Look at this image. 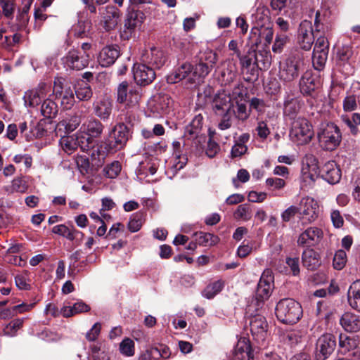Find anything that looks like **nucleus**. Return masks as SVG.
Here are the masks:
<instances>
[{"instance_id":"338daca9","label":"nucleus","mask_w":360,"mask_h":360,"mask_svg":"<svg viewBox=\"0 0 360 360\" xmlns=\"http://www.w3.org/2000/svg\"><path fill=\"white\" fill-rule=\"evenodd\" d=\"M1 6L3 14L7 18L12 19L15 11V3L13 0L6 1Z\"/></svg>"},{"instance_id":"412c9836","label":"nucleus","mask_w":360,"mask_h":360,"mask_svg":"<svg viewBox=\"0 0 360 360\" xmlns=\"http://www.w3.org/2000/svg\"><path fill=\"white\" fill-rule=\"evenodd\" d=\"M319 175L329 184H335L341 179L342 172L335 161H328L321 169Z\"/></svg>"},{"instance_id":"a878e982","label":"nucleus","mask_w":360,"mask_h":360,"mask_svg":"<svg viewBox=\"0 0 360 360\" xmlns=\"http://www.w3.org/2000/svg\"><path fill=\"white\" fill-rule=\"evenodd\" d=\"M300 89L303 95L310 96L319 86V81L316 76L309 71L305 72L300 80Z\"/></svg>"},{"instance_id":"2eb2a0df","label":"nucleus","mask_w":360,"mask_h":360,"mask_svg":"<svg viewBox=\"0 0 360 360\" xmlns=\"http://www.w3.org/2000/svg\"><path fill=\"white\" fill-rule=\"evenodd\" d=\"M314 42V35L311 22L309 20L301 22L297 33V43L304 51H309Z\"/></svg>"},{"instance_id":"37998d69","label":"nucleus","mask_w":360,"mask_h":360,"mask_svg":"<svg viewBox=\"0 0 360 360\" xmlns=\"http://www.w3.org/2000/svg\"><path fill=\"white\" fill-rule=\"evenodd\" d=\"M328 51H313L312 64L315 70H323L328 59Z\"/></svg>"},{"instance_id":"58836bf2","label":"nucleus","mask_w":360,"mask_h":360,"mask_svg":"<svg viewBox=\"0 0 360 360\" xmlns=\"http://www.w3.org/2000/svg\"><path fill=\"white\" fill-rule=\"evenodd\" d=\"M248 356V342L245 337H240L233 352L232 360H244Z\"/></svg>"},{"instance_id":"bf43d9fd","label":"nucleus","mask_w":360,"mask_h":360,"mask_svg":"<svg viewBox=\"0 0 360 360\" xmlns=\"http://www.w3.org/2000/svg\"><path fill=\"white\" fill-rule=\"evenodd\" d=\"M13 190L15 192L24 193L27 191L28 185L22 177H16L12 181Z\"/></svg>"},{"instance_id":"c03bdc74","label":"nucleus","mask_w":360,"mask_h":360,"mask_svg":"<svg viewBox=\"0 0 360 360\" xmlns=\"http://www.w3.org/2000/svg\"><path fill=\"white\" fill-rule=\"evenodd\" d=\"M248 141V135L244 134L240 139L236 142L235 145L231 149L232 158L240 157L245 154L248 150V147L245 143Z\"/></svg>"},{"instance_id":"39448f33","label":"nucleus","mask_w":360,"mask_h":360,"mask_svg":"<svg viewBox=\"0 0 360 360\" xmlns=\"http://www.w3.org/2000/svg\"><path fill=\"white\" fill-rule=\"evenodd\" d=\"M130 129L124 122L116 124L108 134L105 141V149L108 153H115L123 149L130 136Z\"/></svg>"},{"instance_id":"393cba45","label":"nucleus","mask_w":360,"mask_h":360,"mask_svg":"<svg viewBox=\"0 0 360 360\" xmlns=\"http://www.w3.org/2000/svg\"><path fill=\"white\" fill-rule=\"evenodd\" d=\"M172 103L173 101L168 94H159L154 97L150 105L153 112L159 114H166L169 112Z\"/></svg>"},{"instance_id":"de8ad7c7","label":"nucleus","mask_w":360,"mask_h":360,"mask_svg":"<svg viewBox=\"0 0 360 360\" xmlns=\"http://www.w3.org/2000/svg\"><path fill=\"white\" fill-rule=\"evenodd\" d=\"M144 213L138 212L131 215L128 223V229L131 232H136L141 228L145 219Z\"/></svg>"},{"instance_id":"4c0bfd02","label":"nucleus","mask_w":360,"mask_h":360,"mask_svg":"<svg viewBox=\"0 0 360 360\" xmlns=\"http://www.w3.org/2000/svg\"><path fill=\"white\" fill-rule=\"evenodd\" d=\"M81 117L77 115L71 116L70 118L63 120L59 122L57 124V127L59 130L64 128L66 133H70L75 130L81 124Z\"/></svg>"},{"instance_id":"c9c22d12","label":"nucleus","mask_w":360,"mask_h":360,"mask_svg":"<svg viewBox=\"0 0 360 360\" xmlns=\"http://www.w3.org/2000/svg\"><path fill=\"white\" fill-rule=\"evenodd\" d=\"M44 84L40 85L39 89L29 91L25 93L24 100L25 103H28L30 106L34 107L40 104L41 98L45 96L44 93Z\"/></svg>"},{"instance_id":"6e6d98bb","label":"nucleus","mask_w":360,"mask_h":360,"mask_svg":"<svg viewBox=\"0 0 360 360\" xmlns=\"http://www.w3.org/2000/svg\"><path fill=\"white\" fill-rule=\"evenodd\" d=\"M347 125L350 128L353 134H356L358 131L357 125L360 124V114L353 113L351 117L345 120Z\"/></svg>"},{"instance_id":"bb28decb","label":"nucleus","mask_w":360,"mask_h":360,"mask_svg":"<svg viewBox=\"0 0 360 360\" xmlns=\"http://www.w3.org/2000/svg\"><path fill=\"white\" fill-rule=\"evenodd\" d=\"M302 162L303 167L302 172L303 175L306 178H309L311 180L314 181L315 177L319 175L321 170L318 165V160L314 155L309 154L305 155Z\"/></svg>"},{"instance_id":"4d7b16f0","label":"nucleus","mask_w":360,"mask_h":360,"mask_svg":"<svg viewBox=\"0 0 360 360\" xmlns=\"http://www.w3.org/2000/svg\"><path fill=\"white\" fill-rule=\"evenodd\" d=\"M32 1L33 0H30L29 2L24 6L22 10L19 11V13L16 17V20L18 21L20 26L25 25L28 22V18H27V15Z\"/></svg>"},{"instance_id":"1a4fd4ad","label":"nucleus","mask_w":360,"mask_h":360,"mask_svg":"<svg viewBox=\"0 0 360 360\" xmlns=\"http://www.w3.org/2000/svg\"><path fill=\"white\" fill-rule=\"evenodd\" d=\"M144 19L145 15L141 11L134 7L129 8L123 28L120 31V37L124 40H129L134 37L136 31L140 29Z\"/></svg>"},{"instance_id":"4468645a","label":"nucleus","mask_w":360,"mask_h":360,"mask_svg":"<svg viewBox=\"0 0 360 360\" xmlns=\"http://www.w3.org/2000/svg\"><path fill=\"white\" fill-rule=\"evenodd\" d=\"M336 347L335 336L330 333L321 335L316 342V359L326 360L334 351Z\"/></svg>"},{"instance_id":"680f3d73","label":"nucleus","mask_w":360,"mask_h":360,"mask_svg":"<svg viewBox=\"0 0 360 360\" xmlns=\"http://www.w3.org/2000/svg\"><path fill=\"white\" fill-rule=\"evenodd\" d=\"M255 60V58H253ZM257 60H254V63L252 67L251 68L250 72H249V83H252L254 86H257L259 84V76L261 72V70L257 68L256 66Z\"/></svg>"},{"instance_id":"f704fd0d","label":"nucleus","mask_w":360,"mask_h":360,"mask_svg":"<svg viewBox=\"0 0 360 360\" xmlns=\"http://www.w3.org/2000/svg\"><path fill=\"white\" fill-rule=\"evenodd\" d=\"M347 298L349 305L360 311V280L356 281L350 285Z\"/></svg>"},{"instance_id":"f257e3e1","label":"nucleus","mask_w":360,"mask_h":360,"mask_svg":"<svg viewBox=\"0 0 360 360\" xmlns=\"http://www.w3.org/2000/svg\"><path fill=\"white\" fill-rule=\"evenodd\" d=\"M247 105L248 87L243 84L235 86L232 99L223 90L214 95L212 103V110L216 115L230 112L232 108L236 118L242 122H245L248 119Z\"/></svg>"},{"instance_id":"dca6fc26","label":"nucleus","mask_w":360,"mask_h":360,"mask_svg":"<svg viewBox=\"0 0 360 360\" xmlns=\"http://www.w3.org/2000/svg\"><path fill=\"white\" fill-rule=\"evenodd\" d=\"M298 210L301 219L311 223L317 219L319 207L313 198H304L301 200Z\"/></svg>"},{"instance_id":"7ed1b4c3","label":"nucleus","mask_w":360,"mask_h":360,"mask_svg":"<svg viewBox=\"0 0 360 360\" xmlns=\"http://www.w3.org/2000/svg\"><path fill=\"white\" fill-rule=\"evenodd\" d=\"M304 66V56L295 50L280 65L278 76L284 82H290L297 79Z\"/></svg>"},{"instance_id":"09e8293b","label":"nucleus","mask_w":360,"mask_h":360,"mask_svg":"<svg viewBox=\"0 0 360 360\" xmlns=\"http://www.w3.org/2000/svg\"><path fill=\"white\" fill-rule=\"evenodd\" d=\"M60 144L63 150L68 153H72L79 147V142L75 136L63 137L60 140Z\"/></svg>"},{"instance_id":"a19ab883","label":"nucleus","mask_w":360,"mask_h":360,"mask_svg":"<svg viewBox=\"0 0 360 360\" xmlns=\"http://www.w3.org/2000/svg\"><path fill=\"white\" fill-rule=\"evenodd\" d=\"M58 105L51 99L44 101L41 106V115L48 119L54 118L58 113Z\"/></svg>"},{"instance_id":"423d86ee","label":"nucleus","mask_w":360,"mask_h":360,"mask_svg":"<svg viewBox=\"0 0 360 360\" xmlns=\"http://www.w3.org/2000/svg\"><path fill=\"white\" fill-rule=\"evenodd\" d=\"M318 139L323 149L332 151L340 145L342 134L336 124L329 122L321 125L318 132Z\"/></svg>"},{"instance_id":"e2e57ef3","label":"nucleus","mask_w":360,"mask_h":360,"mask_svg":"<svg viewBox=\"0 0 360 360\" xmlns=\"http://www.w3.org/2000/svg\"><path fill=\"white\" fill-rule=\"evenodd\" d=\"M328 51L329 52V41L328 39L323 36L318 37L315 42L313 51Z\"/></svg>"},{"instance_id":"052dcab7","label":"nucleus","mask_w":360,"mask_h":360,"mask_svg":"<svg viewBox=\"0 0 360 360\" xmlns=\"http://www.w3.org/2000/svg\"><path fill=\"white\" fill-rule=\"evenodd\" d=\"M77 141L79 142V147L83 151H88L94 143V140L89 136H84L83 135H77Z\"/></svg>"},{"instance_id":"864d4df0","label":"nucleus","mask_w":360,"mask_h":360,"mask_svg":"<svg viewBox=\"0 0 360 360\" xmlns=\"http://www.w3.org/2000/svg\"><path fill=\"white\" fill-rule=\"evenodd\" d=\"M120 352L125 356H130L134 354V343L129 338L124 339L120 344Z\"/></svg>"},{"instance_id":"c756f323","label":"nucleus","mask_w":360,"mask_h":360,"mask_svg":"<svg viewBox=\"0 0 360 360\" xmlns=\"http://www.w3.org/2000/svg\"><path fill=\"white\" fill-rule=\"evenodd\" d=\"M53 233L62 236L70 240H82L84 233L77 230L74 226H68L65 224H60L53 227Z\"/></svg>"},{"instance_id":"603ef678","label":"nucleus","mask_w":360,"mask_h":360,"mask_svg":"<svg viewBox=\"0 0 360 360\" xmlns=\"http://www.w3.org/2000/svg\"><path fill=\"white\" fill-rule=\"evenodd\" d=\"M347 262L346 252L342 250H338L333 257V266L335 269L340 270L344 268Z\"/></svg>"},{"instance_id":"69168bd1","label":"nucleus","mask_w":360,"mask_h":360,"mask_svg":"<svg viewBox=\"0 0 360 360\" xmlns=\"http://www.w3.org/2000/svg\"><path fill=\"white\" fill-rule=\"evenodd\" d=\"M158 349L153 347L143 352L139 360H158Z\"/></svg>"},{"instance_id":"473e14b6","label":"nucleus","mask_w":360,"mask_h":360,"mask_svg":"<svg viewBox=\"0 0 360 360\" xmlns=\"http://www.w3.org/2000/svg\"><path fill=\"white\" fill-rule=\"evenodd\" d=\"M193 65L189 63H184L174 72L167 77V81L169 84H175L185 79L192 72Z\"/></svg>"},{"instance_id":"ddd939ff","label":"nucleus","mask_w":360,"mask_h":360,"mask_svg":"<svg viewBox=\"0 0 360 360\" xmlns=\"http://www.w3.org/2000/svg\"><path fill=\"white\" fill-rule=\"evenodd\" d=\"M141 95L138 90L129 86L126 81L120 83L117 87V101L120 103H125L129 106H136L139 104Z\"/></svg>"},{"instance_id":"6ab92c4d","label":"nucleus","mask_w":360,"mask_h":360,"mask_svg":"<svg viewBox=\"0 0 360 360\" xmlns=\"http://www.w3.org/2000/svg\"><path fill=\"white\" fill-rule=\"evenodd\" d=\"M133 72L134 80L140 86L150 84L156 77L154 68L145 63L134 65Z\"/></svg>"},{"instance_id":"5fc2aeb1","label":"nucleus","mask_w":360,"mask_h":360,"mask_svg":"<svg viewBox=\"0 0 360 360\" xmlns=\"http://www.w3.org/2000/svg\"><path fill=\"white\" fill-rule=\"evenodd\" d=\"M266 185L269 190H280L285 187V181L281 178L271 177L266 180Z\"/></svg>"},{"instance_id":"0eeeda50","label":"nucleus","mask_w":360,"mask_h":360,"mask_svg":"<svg viewBox=\"0 0 360 360\" xmlns=\"http://www.w3.org/2000/svg\"><path fill=\"white\" fill-rule=\"evenodd\" d=\"M272 25L261 28H252L249 40L251 43V47L249 49V66L252 60V58L257 59V49L259 45L263 44L264 46L269 45L273 39Z\"/></svg>"},{"instance_id":"a211bd4d","label":"nucleus","mask_w":360,"mask_h":360,"mask_svg":"<svg viewBox=\"0 0 360 360\" xmlns=\"http://www.w3.org/2000/svg\"><path fill=\"white\" fill-rule=\"evenodd\" d=\"M167 56L165 51L159 48L153 46L142 56L143 63L154 68L160 69L165 64Z\"/></svg>"},{"instance_id":"c85d7f7f","label":"nucleus","mask_w":360,"mask_h":360,"mask_svg":"<svg viewBox=\"0 0 360 360\" xmlns=\"http://www.w3.org/2000/svg\"><path fill=\"white\" fill-rule=\"evenodd\" d=\"M302 264L308 270H316L321 264L320 255L313 249L305 250L302 255Z\"/></svg>"},{"instance_id":"2f4dec72","label":"nucleus","mask_w":360,"mask_h":360,"mask_svg":"<svg viewBox=\"0 0 360 360\" xmlns=\"http://www.w3.org/2000/svg\"><path fill=\"white\" fill-rule=\"evenodd\" d=\"M252 28H261L272 25L269 16V11L264 8H258L252 15Z\"/></svg>"},{"instance_id":"a18cd8bd","label":"nucleus","mask_w":360,"mask_h":360,"mask_svg":"<svg viewBox=\"0 0 360 360\" xmlns=\"http://www.w3.org/2000/svg\"><path fill=\"white\" fill-rule=\"evenodd\" d=\"M225 282L223 280H218L208 285L203 291V295L207 299L213 298L224 288Z\"/></svg>"},{"instance_id":"9b49d317","label":"nucleus","mask_w":360,"mask_h":360,"mask_svg":"<svg viewBox=\"0 0 360 360\" xmlns=\"http://www.w3.org/2000/svg\"><path fill=\"white\" fill-rule=\"evenodd\" d=\"M89 53H82L79 50L71 49L61 58V62L66 69L81 70L89 65Z\"/></svg>"},{"instance_id":"13d9d810","label":"nucleus","mask_w":360,"mask_h":360,"mask_svg":"<svg viewBox=\"0 0 360 360\" xmlns=\"http://www.w3.org/2000/svg\"><path fill=\"white\" fill-rule=\"evenodd\" d=\"M121 171V165L118 161H115L105 168L106 176L113 179L116 177Z\"/></svg>"},{"instance_id":"f8f14e48","label":"nucleus","mask_w":360,"mask_h":360,"mask_svg":"<svg viewBox=\"0 0 360 360\" xmlns=\"http://www.w3.org/2000/svg\"><path fill=\"white\" fill-rule=\"evenodd\" d=\"M249 326L253 341L259 346L264 345L268 326L265 317L260 314L251 316Z\"/></svg>"},{"instance_id":"e433bc0d","label":"nucleus","mask_w":360,"mask_h":360,"mask_svg":"<svg viewBox=\"0 0 360 360\" xmlns=\"http://www.w3.org/2000/svg\"><path fill=\"white\" fill-rule=\"evenodd\" d=\"M359 342L354 336L347 334H340L339 337V345L342 352H351L358 347Z\"/></svg>"},{"instance_id":"20e7f679","label":"nucleus","mask_w":360,"mask_h":360,"mask_svg":"<svg viewBox=\"0 0 360 360\" xmlns=\"http://www.w3.org/2000/svg\"><path fill=\"white\" fill-rule=\"evenodd\" d=\"M274 288V275L271 270L264 271L257 284L255 295L249 304V307L254 309L255 311L262 309L264 301L271 294Z\"/></svg>"},{"instance_id":"774afa93","label":"nucleus","mask_w":360,"mask_h":360,"mask_svg":"<svg viewBox=\"0 0 360 360\" xmlns=\"http://www.w3.org/2000/svg\"><path fill=\"white\" fill-rule=\"evenodd\" d=\"M356 98L354 95L347 96L343 101V108L345 111H352L356 109Z\"/></svg>"},{"instance_id":"8fccbe9b","label":"nucleus","mask_w":360,"mask_h":360,"mask_svg":"<svg viewBox=\"0 0 360 360\" xmlns=\"http://www.w3.org/2000/svg\"><path fill=\"white\" fill-rule=\"evenodd\" d=\"M45 121L41 120L33 129L30 131V134H25V138L27 141L33 139V138H40L44 136L46 130L44 129Z\"/></svg>"},{"instance_id":"ea45409f","label":"nucleus","mask_w":360,"mask_h":360,"mask_svg":"<svg viewBox=\"0 0 360 360\" xmlns=\"http://www.w3.org/2000/svg\"><path fill=\"white\" fill-rule=\"evenodd\" d=\"M301 103L296 98H291L284 103V114L290 119H296L295 117L301 109Z\"/></svg>"},{"instance_id":"9d476101","label":"nucleus","mask_w":360,"mask_h":360,"mask_svg":"<svg viewBox=\"0 0 360 360\" xmlns=\"http://www.w3.org/2000/svg\"><path fill=\"white\" fill-rule=\"evenodd\" d=\"M53 94L56 99L60 101L63 108L70 109L75 103L74 90L68 84H64L60 79L54 82Z\"/></svg>"},{"instance_id":"79ce46f5","label":"nucleus","mask_w":360,"mask_h":360,"mask_svg":"<svg viewBox=\"0 0 360 360\" xmlns=\"http://www.w3.org/2000/svg\"><path fill=\"white\" fill-rule=\"evenodd\" d=\"M195 235L197 236L196 240L200 245L205 247L212 246L218 243L219 241V238L217 236L210 233L200 232L199 233H196Z\"/></svg>"},{"instance_id":"49530a36","label":"nucleus","mask_w":360,"mask_h":360,"mask_svg":"<svg viewBox=\"0 0 360 360\" xmlns=\"http://www.w3.org/2000/svg\"><path fill=\"white\" fill-rule=\"evenodd\" d=\"M353 55L352 48L348 45H343L338 48L336 60L340 65L345 64Z\"/></svg>"},{"instance_id":"6e6552de","label":"nucleus","mask_w":360,"mask_h":360,"mask_svg":"<svg viewBox=\"0 0 360 360\" xmlns=\"http://www.w3.org/2000/svg\"><path fill=\"white\" fill-rule=\"evenodd\" d=\"M313 136L312 127L307 119L299 117L292 122L290 136L291 140L297 145L308 143Z\"/></svg>"},{"instance_id":"f3484780","label":"nucleus","mask_w":360,"mask_h":360,"mask_svg":"<svg viewBox=\"0 0 360 360\" xmlns=\"http://www.w3.org/2000/svg\"><path fill=\"white\" fill-rule=\"evenodd\" d=\"M217 63V55L212 51L205 53L200 57L198 64L193 67V75L195 77L205 78L214 67Z\"/></svg>"},{"instance_id":"0e129e2a","label":"nucleus","mask_w":360,"mask_h":360,"mask_svg":"<svg viewBox=\"0 0 360 360\" xmlns=\"http://www.w3.org/2000/svg\"><path fill=\"white\" fill-rule=\"evenodd\" d=\"M102 202V207L100 210V214L102 215L103 218L110 217V215L106 214H103L102 212L104 211H108L112 210L114 207H115L116 204L115 202L110 198H103L101 200Z\"/></svg>"},{"instance_id":"aec40b11","label":"nucleus","mask_w":360,"mask_h":360,"mask_svg":"<svg viewBox=\"0 0 360 360\" xmlns=\"http://www.w3.org/2000/svg\"><path fill=\"white\" fill-rule=\"evenodd\" d=\"M101 14L105 30H114L117 25L120 17V10L114 6H107L102 8Z\"/></svg>"},{"instance_id":"cd10ccee","label":"nucleus","mask_w":360,"mask_h":360,"mask_svg":"<svg viewBox=\"0 0 360 360\" xmlns=\"http://www.w3.org/2000/svg\"><path fill=\"white\" fill-rule=\"evenodd\" d=\"M94 112L101 120H108L112 113V103L108 98H103L93 104Z\"/></svg>"},{"instance_id":"3c124183","label":"nucleus","mask_w":360,"mask_h":360,"mask_svg":"<svg viewBox=\"0 0 360 360\" xmlns=\"http://www.w3.org/2000/svg\"><path fill=\"white\" fill-rule=\"evenodd\" d=\"M199 131L194 129L190 124L186 126L184 131V137L188 140H197L198 143L205 141V136H202Z\"/></svg>"},{"instance_id":"7c9ffc66","label":"nucleus","mask_w":360,"mask_h":360,"mask_svg":"<svg viewBox=\"0 0 360 360\" xmlns=\"http://www.w3.org/2000/svg\"><path fill=\"white\" fill-rule=\"evenodd\" d=\"M340 324L347 331L357 332L360 330V315L345 313L340 319Z\"/></svg>"},{"instance_id":"72a5a7b5","label":"nucleus","mask_w":360,"mask_h":360,"mask_svg":"<svg viewBox=\"0 0 360 360\" xmlns=\"http://www.w3.org/2000/svg\"><path fill=\"white\" fill-rule=\"evenodd\" d=\"M74 93L80 101H89L93 95L90 85L83 79H79L75 83Z\"/></svg>"},{"instance_id":"b1692460","label":"nucleus","mask_w":360,"mask_h":360,"mask_svg":"<svg viewBox=\"0 0 360 360\" xmlns=\"http://www.w3.org/2000/svg\"><path fill=\"white\" fill-rule=\"evenodd\" d=\"M80 129L94 140L101 136L104 130V125L98 119L91 117L82 124Z\"/></svg>"},{"instance_id":"5701e85b","label":"nucleus","mask_w":360,"mask_h":360,"mask_svg":"<svg viewBox=\"0 0 360 360\" xmlns=\"http://www.w3.org/2000/svg\"><path fill=\"white\" fill-rule=\"evenodd\" d=\"M120 55V49L117 46H107L100 51L98 61L101 66L109 67L116 61Z\"/></svg>"},{"instance_id":"4be33fe9","label":"nucleus","mask_w":360,"mask_h":360,"mask_svg":"<svg viewBox=\"0 0 360 360\" xmlns=\"http://www.w3.org/2000/svg\"><path fill=\"white\" fill-rule=\"evenodd\" d=\"M323 236V231L316 227H310L302 233L297 240L301 246H311L318 243Z\"/></svg>"},{"instance_id":"f03ea898","label":"nucleus","mask_w":360,"mask_h":360,"mask_svg":"<svg viewBox=\"0 0 360 360\" xmlns=\"http://www.w3.org/2000/svg\"><path fill=\"white\" fill-rule=\"evenodd\" d=\"M275 314L278 321L285 324L296 323L302 316V308L293 299L281 300L276 304Z\"/></svg>"}]
</instances>
